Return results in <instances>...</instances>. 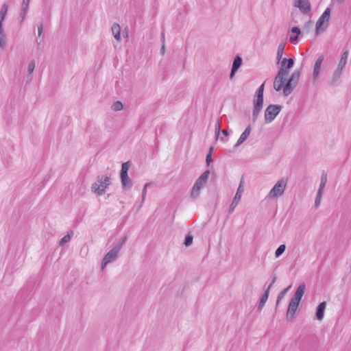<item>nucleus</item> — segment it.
<instances>
[{"instance_id": "nucleus-1", "label": "nucleus", "mask_w": 351, "mask_h": 351, "mask_svg": "<svg viewBox=\"0 0 351 351\" xmlns=\"http://www.w3.org/2000/svg\"><path fill=\"white\" fill-rule=\"evenodd\" d=\"M280 62L281 68L278 71V73H277L274 82V88L276 91H279L282 88V86L285 84L286 80L285 77L289 74V71L286 69L287 58H282Z\"/></svg>"}, {"instance_id": "nucleus-2", "label": "nucleus", "mask_w": 351, "mask_h": 351, "mask_svg": "<svg viewBox=\"0 0 351 351\" xmlns=\"http://www.w3.org/2000/svg\"><path fill=\"white\" fill-rule=\"evenodd\" d=\"M210 174L209 170H206L195 181L191 191V197L197 199L202 187L206 185Z\"/></svg>"}, {"instance_id": "nucleus-3", "label": "nucleus", "mask_w": 351, "mask_h": 351, "mask_svg": "<svg viewBox=\"0 0 351 351\" xmlns=\"http://www.w3.org/2000/svg\"><path fill=\"white\" fill-rule=\"evenodd\" d=\"M110 184V178L107 176H98L97 182L92 184V191L97 195H101L105 190Z\"/></svg>"}, {"instance_id": "nucleus-4", "label": "nucleus", "mask_w": 351, "mask_h": 351, "mask_svg": "<svg viewBox=\"0 0 351 351\" xmlns=\"http://www.w3.org/2000/svg\"><path fill=\"white\" fill-rule=\"evenodd\" d=\"M300 75V70L294 71L293 73L290 76L289 79L287 80V83L285 85L283 84L282 88L284 96L287 97L291 93V92L295 89L298 83Z\"/></svg>"}, {"instance_id": "nucleus-5", "label": "nucleus", "mask_w": 351, "mask_h": 351, "mask_svg": "<svg viewBox=\"0 0 351 351\" xmlns=\"http://www.w3.org/2000/svg\"><path fill=\"white\" fill-rule=\"evenodd\" d=\"M330 16V9L327 8L320 17L318 19L315 25V34L318 35L320 32H325L329 24Z\"/></svg>"}, {"instance_id": "nucleus-6", "label": "nucleus", "mask_w": 351, "mask_h": 351, "mask_svg": "<svg viewBox=\"0 0 351 351\" xmlns=\"http://www.w3.org/2000/svg\"><path fill=\"white\" fill-rule=\"evenodd\" d=\"M282 106L278 104H270L265 110V122L270 123L278 116L282 110Z\"/></svg>"}, {"instance_id": "nucleus-7", "label": "nucleus", "mask_w": 351, "mask_h": 351, "mask_svg": "<svg viewBox=\"0 0 351 351\" xmlns=\"http://www.w3.org/2000/svg\"><path fill=\"white\" fill-rule=\"evenodd\" d=\"M287 184V179L282 178L279 180L274 186V187L271 189L270 192L268 194V197L277 198L281 196L286 189Z\"/></svg>"}, {"instance_id": "nucleus-8", "label": "nucleus", "mask_w": 351, "mask_h": 351, "mask_svg": "<svg viewBox=\"0 0 351 351\" xmlns=\"http://www.w3.org/2000/svg\"><path fill=\"white\" fill-rule=\"evenodd\" d=\"M130 167V161H127L122 164L120 177L121 184L123 188H130L132 186V180L128 176V170Z\"/></svg>"}, {"instance_id": "nucleus-9", "label": "nucleus", "mask_w": 351, "mask_h": 351, "mask_svg": "<svg viewBox=\"0 0 351 351\" xmlns=\"http://www.w3.org/2000/svg\"><path fill=\"white\" fill-rule=\"evenodd\" d=\"M119 247L114 246L104 257L101 263V269L103 270L106 265L114 261L119 254Z\"/></svg>"}, {"instance_id": "nucleus-10", "label": "nucleus", "mask_w": 351, "mask_h": 351, "mask_svg": "<svg viewBox=\"0 0 351 351\" xmlns=\"http://www.w3.org/2000/svg\"><path fill=\"white\" fill-rule=\"evenodd\" d=\"M293 5L300 10L301 13L306 14L311 10L309 0H294Z\"/></svg>"}, {"instance_id": "nucleus-11", "label": "nucleus", "mask_w": 351, "mask_h": 351, "mask_svg": "<svg viewBox=\"0 0 351 351\" xmlns=\"http://www.w3.org/2000/svg\"><path fill=\"white\" fill-rule=\"evenodd\" d=\"M243 191H244V189L242 186V182H241L240 185L239 186V187L237 189L235 196L230 206V208L228 210L229 214H231L233 212V210H234V208L237 207V206L239 204Z\"/></svg>"}, {"instance_id": "nucleus-12", "label": "nucleus", "mask_w": 351, "mask_h": 351, "mask_svg": "<svg viewBox=\"0 0 351 351\" xmlns=\"http://www.w3.org/2000/svg\"><path fill=\"white\" fill-rule=\"evenodd\" d=\"M299 304V302H295L292 300H290L287 312V320L291 321L294 318L295 313L298 308Z\"/></svg>"}, {"instance_id": "nucleus-13", "label": "nucleus", "mask_w": 351, "mask_h": 351, "mask_svg": "<svg viewBox=\"0 0 351 351\" xmlns=\"http://www.w3.org/2000/svg\"><path fill=\"white\" fill-rule=\"evenodd\" d=\"M324 60V56L323 55L319 56L317 59L316 60L314 68H313V77L314 81L317 80L319 75V72L321 69V65L322 62Z\"/></svg>"}, {"instance_id": "nucleus-14", "label": "nucleus", "mask_w": 351, "mask_h": 351, "mask_svg": "<svg viewBox=\"0 0 351 351\" xmlns=\"http://www.w3.org/2000/svg\"><path fill=\"white\" fill-rule=\"evenodd\" d=\"M305 289H306V285H305L304 282L301 283L299 285V287L297 288L293 297L291 300H293L295 302L300 303L302 296L304 294Z\"/></svg>"}, {"instance_id": "nucleus-15", "label": "nucleus", "mask_w": 351, "mask_h": 351, "mask_svg": "<svg viewBox=\"0 0 351 351\" xmlns=\"http://www.w3.org/2000/svg\"><path fill=\"white\" fill-rule=\"evenodd\" d=\"M341 73H342V71L341 70H339L338 69H337L333 74H332V76L331 77V78L328 81V84L330 86H337L339 85V81H340V77L341 75Z\"/></svg>"}, {"instance_id": "nucleus-16", "label": "nucleus", "mask_w": 351, "mask_h": 351, "mask_svg": "<svg viewBox=\"0 0 351 351\" xmlns=\"http://www.w3.org/2000/svg\"><path fill=\"white\" fill-rule=\"evenodd\" d=\"M30 0H23L21 6V12L19 14V17L21 19V23L25 19L26 14L27 13V10L29 8Z\"/></svg>"}, {"instance_id": "nucleus-17", "label": "nucleus", "mask_w": 351, "mask_h": 351, "mask_svg": "<svg viewBox=\"0 0 351 351\" xmlns=\"http://www.w3.org/2000/svg\"><path fill=\"white\" fill-rule=\"evenodd\" d=\"M251 132V126L249 125L247 126L244 132L241 134L237 143L234 145V147H237L241 145L250 136Z\"/></svg>"}, {"instance_id": "nucleus-18", "label": "nucleus", "mask_w": 351, "mask_h": 351, "mask_svg": "<svg viewBox=\"0 0 351 351\" xmlns=\"http://www.w3.org/2000/svg\"><path fill=\"white\" fill-rule=\"evenodd\" d=\"M326 306V302H320L316 308V317L318 320H322L324 315V311Z\"/></svg>"}, {"instance_id": "nucleus-19", "label": "nucleus", "mask_w": 351, "mask_h": 351, "mask_svg": "<svg viewBox=\"0 0 351 351\" xmlns=\"http://www.w3.org/2000/svg\"><path fill=\"white\" fill-rule=\"evenodd\" d=\"M263 106V104L254 102V108H253V112H252V121L253 122L256 121L257 118L262 110Z\"/></svg>"}, {"instance_id": "nucleus-20", "label": "nucleus", "mask_w": 351, "mask_h": 351, "mask_svg": "<svg viewBox=\"0 0 351 351\" xmlns=\"http://www.w3.org/2000/svg\"><path fill=\"white\" fill-rule=\"evenodd\" d=\"M264 84H262L256 90L255 93L256 99L254 100V102H257L260 104H263V92H264Z\"/></svg>"}, {"instance_id": "nucleus-21", "label": "nucleus", "mask_w": 351, "mask_h": 351, "mask_svg": "<svg viewBox=\"0 0 351 351\" xmlns=\"http://www.w3.org/2000/svg\"><path fill=\"white\" fill-rule=\"evenodd\" d=\"M6 36L4 33L3 25H0V48L4 49L6 47Z\"/></svg>"}, {"instance_id": "nucleus-22", "label": "nucleus", "mask_w": 351, "mask_h": 351, "mask_svg": "<svg viewBox=\"0 0 351 351\" xmlns=\"http://www.w3.org/2000/svg\"><path fill=\"white\" fill-rule=\"evenodd\" d=\"M348 56V51L346 50V51H344L343 53L337 69L343 71V69L344 68V66L346 64Z\"/></svg>"}, {"instance_id": "nucleus-23", "label": "nucleus", "mask_w": 351, "mask_h": 351, "mask_svg": "<svg viewBox=\"0 0 351 351\" xmlns=\"http://www.w3.org/2000/svg\"><path fill=\"white\" fill-rule=\"evenodd\" d=\"M112 34L114 37L117 40H120L121 36H120V32H121V27L120 25L117 23H114L112 25L111 27Z\"/></svg>"}, {"instance_id": "nucleus-24", "label": "nucleus", "mask_w": 351, "mask_h": 351, "mask_svg": "<svg viewBox=\"0 0 351 351\" xmlns=\"http://www.w3.org/2000/svg\"><path fill=\"white\" fill-rule=\"evenodd\" d=\"M285 42H281L278 47V49H277V56H276V58H277V63H279L280 61L281 60L282 58V56H283V53H284V50H285Z\"/></svg>"}, {"instance_id": "nucleus-25", "label": "nucleus", "mask_w": 351, "mask_h": 351, "mask_svg": "<svg viewBox=\"0 0 351 351\" xmlns=\"http://www.w3.org/2000/svg\"><path fill=\"white\" fill-rule=\"evenodd\" d=\"M269 289H267L265 293L262 295L261 300L259 302L258 309L261 311L263 307L265 306V302H267L269 297Z\"/></svg>"}, {"instance_id": "nucleus-26", "label": "nucleus", "mask_w": 351, "mask_h": 351, "mask_svg": "<svg viewBox=\"0 0 351 351\" xmlns=\"http://www.w3.org/2000/svg\"><path fill=\"white\" fill-rule=\"evenodd\" d=\"M8 10V5L7 3H3L0 10V25H3V22L5 18Z\"/></svg>"}, {"instance_id": "nucleus-27", "label": "nucleus", "mask_w": 351, "mask_h": 351, "mask_svg": "<svg viewBox=\"0 0 351 351\" xmlns=\"http://www.w3.org/2000/svg\"><path fill=\"white\" fill-rule=\"evenodd\" d=\"M242 64V58L239 56H237L233 60L232 68L238 71Z\"/></svg>"}, {"instance_id": "nucleus-28", "label": "nucleus", "mask_w": 351, "mask_h": 351, "mask_svg": "<svg viewBox=\"0 0 351 351\" xmlns=\"http://www.w3.org/2000/svg\"><path fill=\"white\" fill-rule=\"evenodd\" d=\"M291 287V285L288 286L287 288L284 289L282 291H281L278 293V297H277V300H276V306L278 305L280 301L283 298V297L287 293V292L289 290Z\"/></svg>"}, {"instance_id": "nucleus-29", "label": "nucleus", "mask_w": 351, "mask_h": 351, "mask_svg": "<svg viewBox=\"0 0 351 351\" xmlns=\"http://www.w3.org/2000/svg\"><path fill=\"white\" fill-rule=\"evenodd\" d=\"M286 249V246L285 244L280 245L276 250L275 252V256L276 258L279 257L280 255H282Z\"/></svg>"}, {"instance_id": "nucleus-30", "label": "nucleus", "mask_w": 351, "mask_h": 351, "mask_svg": "<svg viewBox=\"0 0 351 351\" xmlns=\"http://www.w3.org/2000/svg\"><path fill=\"white\" fill-rule=\"evenodd\" d=\"M123 108V104L119 101H115L112 106V108L114 111H120Z\"/></svg>"}, {"instance_id": "nucleus-31", "label": "nucleus", "mask_w": 351, "mask_h": 351, "mask_svg": "<svg viewBox=\"0 0 351 351\" xmlns=\"http://www.w3.org/2000/svg\"><path fill=\"white\" fill-rule=\"evenodd\" d=\"M71 239V234L69 232L67 233V234L64 235L60 241L59 245L62 246L66 243L69 242Z\"/></svg>"}, {"instance_id": "nucleus-32", "label": "nucleus", "mask_w": 351, "mask_h": 351, "mask_svg": "<svg viewBox=\"0 0 351 351\" xmlns=\"http://www.w3.org/2000/svg\"><path fill=\"white\" fill-rule=\"evenodd\" d=\"M213 151V147H210L209 149V152L206 158V162L207 166H209L210 162L213 161V158H212Z\"/></svg>"}, {"instance_id": "nucleus-33", "label": "nucleus", "mask_w": 351, "mask_h": 351, "mask_svg": "<svg viewBox=\"0 0 351 351\" xmlns=\"http://www.w3.org/2000/svg\"><path fill=\"white\" fill-rule=\"evenodd\" d=\"M193 236L191 234H188L185 237L184 244L186 246L191 245L192 244V243H193Z\"/></svg>"}, {"instance_id": "nucleus-34", "label": "nucleus", "mask_w": 351, "mask_h": 351, "mask_svg": "<svg viewBox=\"0 0 351 351\" xmlns=\"http://www.w3.org/2000/svg\"><path fill=\"white\" fill-rule=\"evenodd\" d=\"M34 69H35V62H34V60H31L28 64L29 75H32V73L34 72Z\"/></svg>"}, {"instance_id": "nucleus-35", "label": "nucleus", "mask_w": 351, "mask_h": 351, "mask_svg": "<svg viewBox=\"0 0 351 351\" xmlns=\"http://www.w3.org/2000/svg\"><path fill=\"white\" fill-rule=\"evenodd\" d=\"M215 137H216V139H218L219 134H220V131H221L220 130V123L219 121H217L215 123Z\"/></svg>"}, {"instance_id": "nucleus-36", "label": "nucleus", "mask_w": 351, "mask_h": 351, "mask_svg": "<svg viewBox=\"0 0 351 351\" xmlns=\"http://www.w3.org/2000/svg\"><path fill=\"white\" fill-rule=\"evenodd\" d=\"M322 193L319 191H317L316 197L315 199V206L317 207L319 205L320 201H321V197H322Z\"/></svg>"}, {"instance_id": "nucleus-37", "label": "nucleus", "mask_w": 351, "mask_h": 351, "mask_svg": "<svg viewBox=\"0 0 351 351\" xmlns=\"http://www.w3.org/2000/svg\"><path fill=\"white\" fill-rule=\"evenodd\" d=\"M293 64H294L293 58H287L286 69L287 71H288V69H291L293 66Z\"/></svg>"}, {"instance_id": "nucleus-38", "label": "nucleus", "mask_w": 351, "mask_h": 351, "mask_svg": "<svg viewBox=\"0 0 351 351\" xmlns=\"http://www.w3.org/2000/svg\"><path fill=\"white\" fill-rule=\"evenodd\" d=\"M127 239V237H123L119 241H118L114 246L119 247V251L120 252L123 245L125 243V241Z\"/></svg>"}, {"instance_id": "nucleus-39", "label": "nucleus", "mask_w": 351, "mask_h": 351, "mask_svg": "<svg viewBox=\"0 0 351 351\" xmlns=\"http://www.w3.org/2000/svg\"><path fill=\"white\" fill-rule=\"evenodd\" d=\"M151 185V183L148 182V183H146L145 185H144V187L143 189V191H142V202H143L145 198V196H146V193H147V188Z\"/></svg>"}, {"instance_id": "nucleus-40", "label": "nucleus", "mask_w": 351, "mask_h": 351, "mask_svg": "<svg viewBox=\"0 0 351 351\" xmlns=\"http://www.w3.org/2000/svg\"><path fill=\"white\" fill-rule=\"evenodd\" d=\"M291 31L292 33L296 34L297 36H298L301 33L300 29L296 26L291 27Z\"/></svg>"}, {"instance_id": "nucleus-41", "label": "nucleus", "mask_w": 351, "mask_h": 351, "mask_svg": "<svg viewBox=\"0 0 351 351\" xmlns=\"http://www.w3.org/2000/svg\"><path fill=\"white\" fill-rule=\"evenodd\" d=\"M327 182V174L325 171H323L321 176V182L326 184Z\"/></svg>"}, {"instance_id": "nucleus-42", "label": "nucleus", "mask_w": 351, "mask_h": 351, "mask_svg": "<svg viewBox=\"0 0 351 351\" xmlns=\"http://www.w3.org/2000/svg\"><path fill=\"white\" fill-rule=\"evenodd\" d=\"M43 23H40L39 25H38V34L39 36H41V34L43 33Z\"/></svg>"}, {"instance_id": "nucleus-43", "label": "nucleus", "mask_w": 351, "mask_h": 351, "mask_svg": "<svg viewBox=\"0 0 351 351\" xmlns=\"http://www.w3.org/2000/svg\"><path fill=\"white\" fill-rule=\"evenodd\" d=\"M290 41L291 43H296V42L298 41V36H291L290 38H289Z\"/></svg>"}, {"instance_id": "nucleus-44", "label": "nucleus", "mask_w": 351, "mask_h": 351, "mask_svg": "<svg viewBox=\"0 0 351 351\" xmlns=\"http://www.w3.org/2000/svg\"><path fill=\"white\" fill-rule=\"evenodd\" d=\"M237 71V70L236 69H231V71H230V80H232L234 77V75L236 73V72Z\"/></svg>"}, {"instance_id": "nucleus-45", "label": "nucleus", "mask_w": 351, "mask_h": 351, "mask_svg": "<svg viewBox=\"0 0 351 351\" xmlns=\"http://www.w3.org/2000/svg\"><path fill=\"white\" fill-rule=\"evenodd\" d=\"M313 25V22L312 21H308L305 24V27L306 28H311Z\"/></svg>"}, {"instance_id": "nucleus-46", "label": "nucleus", "mask_w": 351, "mask_h": 351, "mask_svg": "<svg viewBox=\"0 0 351 351\" xmlns=\"http://www.w3.org/2000/svg\"><path fill=\"white\" fill-rule=\"evenodd\" d=\"M325 186H326V184H325V183H324V184H323V182H320L319 187V189H318V191H320V192H322V193L323 189H324Z\"/></svg>"}, {"instance_id": "nucleus-47", "label": "nucleus", "mask_w": 351, "mask_h": 351, "mask_svg": "<svg viewBox=\"0 0 351 351\" xmlns=\"http://www.w3.org/2000/svg\"><path fill=\"white\" fill-rule=\"evenodd\" d=\"M276 280V276H274V278H273V280H272V281H271V284L269 285V287H268V288H267V289H269V290L271 289V287H272V285L275 283Z\"/></svg>"}, {"instance_id": "nucleus-48", "label": "nucleus", "mask_w": 351, "mask_h": 351, "mask_svg": "<svg viewBox=\"0 0 351 351\" xmlns=\"http://www.w3.org/2000/svg\"><path fill=\"white\" fill-rule=\"evenodd\" d=\"M161 53L163 55L165 52V44H162L161 49H160Z\"/></svg>"}, {"instance_id": "nucleus-49", "label": "nucleus", "mask_w": 351, "mask_h": 351, "mask_svg": "<svg viewBox=\"0 0 351 351\" xmlns=\"http://www.w3.org/2000/svg\"><path fill=\"white\" fill-rule=\"evenodd\" d=\"M221 132H222V134H223L224 136H228V135H229V132H228V130H223Z\"/></svg>"}, {"instance_id": "nucleus-50", "label": "nucleus", "mask_w": 351, "mask_h": 351, "mask_svg": "<svg viewBox=\"0 0 351 351\" xmlns=\"http://www.w3.org/2000/svg\"><path fill=\"white\" fill-rule=\"evenodd\" d=\"M161 41L162 44H165V34L162 32L161 33Z\"/></svg>"}, {"instance_id": "nucleus-51", "label": "nucleus", "mask_w": 351, "mask_h": 351, "mask_svg": "<svg viewBox=\"0 0 351 351\" xmlns=\"http://www.w3.org/2000/svg\"><path fill=\"white\" fill-rule=\"evenodd\" d=\"M123 36L124 37H128V32H124V31H123Z\"/></svg>"}, {"instance_id": "nucleus-52", "label": "nucleus", "mask_w": 351, "mask_h": 351, "mask_svg": "<svg viewBox=\"0 0 351 351\" xmlns=\"http://www.w3.org/2000/svg\"><path fill=\"white\" fill-rule=\"evenodd\" d=\"M220 140L222 141H225L223 137H220Z\"/></svg>"}]
</instances>
